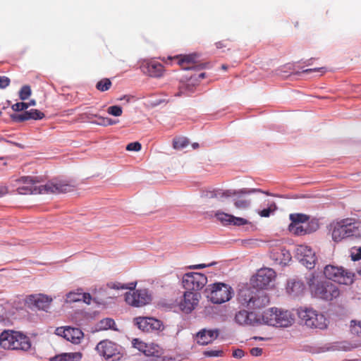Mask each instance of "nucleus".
<instances>
[{"instance_id":"obj_36","label":"nucleus","mask_w":361,"mask_h":361,"mask_svg":"<svg viewBox=\"0 0 361 361\" xmlns=\"http://www.w3.org/2000/svg\"><path fill=\"white\" fill-rule=\"evenodd\" d=\"M116 325L115 322L113 319L111 318H105L100 321L99 327L101 329H114V326Z\"/></svg>"},{"instance_id":"obj_63","label":"nucleus","mask_w":361,"mask_h":361,"mask_svg":"<svg viewBox=\"0 0 361 361\" xmlns=\"http://www.w3.org/2000/svg\"><path fill=\"white\" fill-rule=\"evenodd\" d=\"M35 104H36V102L35 100H31L30 102L27 103V104H28V107L30 106H34V105H35Z\"/></svg>"},{"instance_id":"obj_47","label":"nucleus","mask_w":361,"mask_h":361,"mask_svg":"<svg viewBox=\"0 0 361 361\" xmlns=\"http://www.w3.org/2000/svg\"><path fill=\"white\" fill-rule=\"evenodd\" d=\"M142 148V145L139 142H133L127 145L126 150L139 152Z\"/></svg>"},{"instance_id":"obj_37","label":"nucleus","mask_w":361,"mask_h":361,"mask_svg":"<svg viewBox=\"0 0 361 361\" xmlns=\"http://www.w3.org/2000/svg\"><path fill=\"white\" fill-rule=\"evenodd\" d=\"M234 205L237 209H240V210H244V209H247L250 207V202L248 200H244V199L235 200Z\"/></svg>"},{"instance_id":"obj_60","label":"nucleus","mask_w":361,"mask_h":361,"mask_svg":"<svg viewBox=\"0 0 361 361\" xmlns=\"http://www.w3.org/2000/svg\"><path fill=\"white\" fill-rule=\"evenodd\" d=\"M206 267H207V265H206L204 264H196V265L190 266V269H202V268H204Z\"/></svg>"},{"instance_id":"obj_13","label":"nucleus","mask_w":361,"mask_h":361,"mask_svg":"<svg viewBox=\"0 0 361 361\" xmlns=\"http://www.w3.org/2000/svg\"><path fill=\"white\" fill-rule=\"evenodd\" d=\"M178 59V63L183 70H202L205 68V64L198 61L197 54L180 55L176 57Z\"/></svg>"},{"instance_id":"obj_16","label":"nucleus","mask_w":361,"mask_h":361,"mask_svg":"<svg viewBox=\"0 0 361 361\" xmlns=\"http://www.w3.org/2000/svg\"><path fill=\"white\" fill-rule=\"evenodd\" d=\"M55 334L75 344L80 343L83 338V333L80 329L70 326L58 327Z\"/></svg>"},{"instance_id":"obj_5","label":"nucleus","mask_w":361,"mask_h":361,"mask_svg":"<svg viewBox=\"0 0 361 361\" xmlns=\"http://www.w3.org/2000/svg\"><path fill=\"white\" fill-rule=\"evenodd\" d=\"M294 322V314L286 310L271 307L262 314V324L277 328L289 327Z\"/></svg>"},{"instance_id":"obj_8","label":"nucleus","mask_w":361,"mask_h":361,"mask_svg":"<svg viewBox=\"0 0 361 361\" xmlns=\"http://www.w3.org/2000/svg\"><path fill=\"white\" fill-rule=\"evenodd\" d=\"M95 350L100 357L108 361H117L123 356L121 347L108 339L98 343Z\"/></svg>"},{"instance_id":"obj_10","label":"nucleus","mask_w":361,"mask_h":361,"mask_svg":"<svg viewBox=\"0 0 361 361\" xmlns=\"http://www.w3.org/2000/svg\"><path fill=\"white\" fill-rule=\"evenodd\" d=\"M207 283V276L201 273L190 272L183 276L182 284L187 291H197L201 290Z\"/></svg>"},{"instance_id":"obj_7","label":"nucleus","mask_w":361,"mask_h":361,"mask_svg":"<svg viewBox=\"0 0 361 361\" xmlns=\"http://www.w3.org/2000/svg\"><path fill=\"white\" fill-rule=\"evenodd\" d=\"M207 298L214 304H221L232 298V288L224 283H214L208 285L205 289Z\"/></svg>"},{"instance_id":"obj_1","label":"nucleus","mask_w":361,"mask_h":361,"mask_svg":"<svg viewBox=\"0 0 361 361\" xmlns=\"http://www.w3.org/2000/svg\"><path fill=\"white\" fill-rule=\"evenodd\" d=\"M17 181L23 184V186H19L17 188L18 192L20 195L32 193L60 194L73 190V186L63 181H50L45 185L39 186L35 185L36 183L31 177L23 176L17 180Z\"/></svg>"},{"instance_id":"obj_40","label":"nucleus","mask_w":361,"mask_h":361,"mask_svg":"<svg viewBox=\"0 0 361 361\" xmlns=\"http://www.w3.org/2000/svg\"><path fill=\"white\" fill-rule=\"evenodd\" d=\"M149 331H153V330H160L161 329H162L163 324L160 320L150 317V319H149Z\"/></svg>"},{"instance_id":"obj_57","label":"nucleus","mask_w":361,"mask_h":361,"mask_svg":"<svg viewBox=\"0 0 361 361\" xmlns=\"http://www.w3.org/2000/svg\"><path fill=\"white\" fill-rule=\"evenodd\" d=\"M226 47H227V44L226 43V40L219 41L216 43V47L217 49H221V48Z\"/></svg>"},{"instance_id":"obj_58","label":"nucleus","mask_w":361,"mask_h":361,"mask_svg":"<svg viewBox=\"0 0 361 361\" xmlns=\"http://www.w3.org/2000/svg\"><path fill=\"white\" fill-rule=\"evenodd\" d=\"M280 250L281 253L283 255V256L286 257V259H290V255L288 251L281 248H280Z\"/></svg>"},{"instance_id":"obj_22","label":"nucleus","mask_w":361,"mask_h":361,"mask_svg":"<svg viewBox=\"0 0 361 361\" xmlns=\"http://www.w3.org/2000/svg\"><path fill=\"white\" fill-rule=\"evenodd\" d=\"M30 302L37 309L47 311L52 302V298L44 294H39L32 295L30 298Z\"/></svg>"},{"instance_id":"obj_25","label":"nucleus","mask_w":361,"mask_h":361,"mask_svg":"<svg viewBox=\"0 0 361 361\" xmlns=\"http://www.w3.org/2000/svg\"><path fill=\"white\" fill-rule=\"evenodd\" d=\"M286 290L290 295L298 296L303 293L305 285L300 280L290 279L288 281Z\"/></svg>"},{"instance_id":"obj_23","label":"nucleus","mask_w":361,"mask_h":361,"mask_svg":"<svg viewBox=\"0 0 361 361\" xmlns=\"http://www.w3.org/2000/svg\"><path fill=\"white\" fill-rule=\"evenodd\" d=\"M269 304V298L267 294L262 290H255L252 302L251 303V309H260Z\"/></svg>"},{"instance_id":"obj_62","label":"nucleus","mask_w":361,"mask_h":361,"mask_svg":"<svg viewBox=\"0 0 361 361\" xmlns=\"http://www.w3.org/2000/svg\"><path fill=\"white\" fill-rule=\"evenodd\" d=\"M7 192V189L5 187H2L0 188V197L3 196Z\"/></svg>"},{"instance_id":"obj_42","label":"nucleus","mask_w":361,"mask_h":361,"mask_svg":"<svg viewBox=\"0 0 361 361\" xmlns=\"http://www.w3.org/2000/svg\"><path fill=\"white\" fill-rule=\"evenodd\" d=\"M276 209L275 203H271L268 208L264 209L258 212L262 217H269L271 213L274 212Z\"/></svg>"},{"instance_id":"obj_56","label":"nucleus","mask_w":361,"mask_h":361,"mask_svg":"<svg viewBox=\"0 0 361 361\" xmlns=\"http://www.w3.org/2000/svg\"><path fill=\"white\" fill-rule=\"evenodd\" d=\"M245 355V352L242 349H236L233 352V356L235 358H242Z\"/></svg>"},{"instance_id":"obj_64","label":"nucleus","mask_w":361,"mask_h":361,"mask_svg":"<svg viewBox=\"0 0 361 361\" xmlns=\"http://www.w3.org/2000/svg\"><path fill=\"white\" fill-rule=\"evenodd\" d=\"M204 77H205V73H200V74L199 75V78H200V79H203V78H204Z\"/></svg>"},{"instance_id":"obj_44","label":"nucleus","mask_w":361,"mask_h":361,"mask_svg":"<svg viewBox=\"0 0 361 361\" xmlns=\"http://www.w3.org/2000/svg\"><path fill=\"white\" fill-rule=\"evenodd\" d=\"M11 118L15 122H23L24 121L29 120V117H27L26 115V111H24L20 114H12Z\"/></svg>"},{"instance_id":"obj_32","label":"nucleus","mask_w":361,"mask_h":361,"mask_svg":"<svg viewBox=\"0 0 361 361\" xmlns=\"http://www.w3.org/2000/svg\"><path fill=\"white\" fill-rule=\"evenodd\" d=\"M189 145V140L184 137H176L173 140V147L174 149H183Z\"/></svg>"},{"instance_id":"obj_27","label":"nucleus","mask_w":361,"mask_h":361,"mask_svg":"<svg viewBox=\"0 0 361 361\" xmlns=\"http://www.w3.org/2000/svg\"><path fill=\"white\" fill-rule=\"evenodd\" d=\"M82 354L80 352L63 353L55 355L50 359V361H80Z\"/></svg>"},{"instance_id":"obj_50","label":"nucleus","mask_w":361,"mask_h":361,"mask_svg":"<svg viewBox=\"0 0 361 361\" xmlns=\"http://www.w3.org/2000/svg\"><path fill=\"white\" fill-rule=\"evenodd\" d=\"M10 79L4 75H0V89H4L10 85Z\"/></svg>"},{"instance_id":"obj_4","label":"nucleus","mask_w":361,"mask_h":361,"mask_svg":"<svg viewBox=\"0 0 361 361\" xmlns=\"http://www.w3.org/2000/svg\"><path fill=\"white\" fill-rule=\"evenodd\" d=\"M330 231L334 241L341 242L348 237H361V222L352 219L334 221L330 224Z\"/></svg>"},{"instance_id":"obj_24","label":"nucleus","mask_w":361,"mask_h":361,"mask_svg":"<svg viewBox=\"0 0 361 361\" xmlns=\"http://www.w3.org/2000/svg\"><path fill=\"white\" fill-rule=\"evenodd\" d=\"M16 339H15L14 346L12 350L27 351L31 348V341L28 336L17 331Z\"/></svg>"},{"instance_id":"obj_34","label":"nucleus","mask_w":361,"mask_h":361,"mask_svg":"<svg viewBox=\"0 0 361 361\" xmlns=\"http://www.w3.org/2000/svg\"><path fill=\"white\" fill-rule=\"evenodd\" d=\"M150 317L137 318V325L138 328L144 331H149Z\"/></svg>"},{"instance_id":"obj_31","label":"nucleus","mask_w":361,"mask_h":361,"mask_svg":"<svg viewBox=\"0 0 361 361\" xmlns=\"http://www.w3.org/2000/svg\"><path fill=\"white\" fill-rule=\"evenodd\" d=\"M112 85V82L109 78H103L98 81L96 84V88L100 92L109 90Z\"/></svg>"},{"instance_id":"obj_43","label":"nucleus","mask_w":361,"mask_h":361,"mask_svg":"<svg viewBox=\"0 0 361 361\" xmlns=\"http://www.w3.org/2000/svg\"><path fill=\"white\" fill-rule=\"evenodd\" d=\"M107 112L112 116H120L122 115L123 109L120 106H111L107 109Z\"/></svg>"},{"instance_id":"obj_6","label":"nucleus","mask_w":361,"mask_h":361,"mask_svg":"<svg viewBox=\"0 0 361 361\" xmlns=\"http://www.w3.org/2000/svg\"><path fill=\"white\" fill-rule=\"evenodd\" d=\"M298 314L303 324L309 328L325 329L328 326L326 317L313 308L300 307L298 310Z\"/></svg>"},{"instance_id":"obj_3","label":"nucleus","mask_w":361,"mask_h":361,"mask_svg":"<svg viewBox=\"0 0 361 361\" xmlns=\"http://www.w3.org/2000/svg\"><path fill=\"white\" fill-rule=\"evenodd\" d=\"M135 282H132L129 283V285H126L117 281H111L107 283L106 287L100 288L98 291L100 294H102L106 292V288L114 290L130 289V290H133V292H128L125 295V300L128 305L133 307H140L148 304L151 300V297L148 294L147 290H135Z\"/></svg>"},{"instance_id":"obj_54","label":"nucleus","mask_w":361,"mask_h":361,"mask_svg":"<svg viewBox=\"0 0 361 361\" xmlns=\"http://www.w3.org/2000/svg\"><path fill=\"white\" fill-rule=\"evenodd\" d=\"M94 117L97 118L98 121L96 122L97 124L100 126H106V123L108 118L107 117H103L98 115H94Z\"/></svg>"},{"instance_id":"obj_48","label":"nucleus","mask_w":361,"mask_h":361,"mask_svg":"<svg viewBox=\"0 0 361 361\" xmlns=\"http://www.w3.org/2000/svg\"><path fill=\"white\" fill-rule=\"evenodd\" d=\"M92 300H93L97 303H100L99 302L97 301V297L92 298V297L91 296V295L90 293L82 292V297L81 301H82L83 302H85L87 305H90L91 303Z\"/></svg>"},{"instance_id":"obj_41","label":"nucleus","mask_w":361,"mask_h":361,"mask_svg":"<svg viewBox=\"0 0 361 361\" xmlns=\"http://www.w3.org/2000/svg\"><path fill=\"white\" fill-rule=\"evenodd\" d=\"M350 257L354 262L361 259V247H353L350 249Z\"/></svg>"},{"instance_id":"obj_9","label":"nucleus","mask_w":361,"mask_h":361,"mask_svg":"<svg viewBox=\"0 0 361 361\" xmlns=\"http://www.w3.org/2000/svg\"><path fill=\"white\" fill-rule=\"evenodd\" d=\"M324 274L326 279L344 285L353 283L355 276L351 271L331 264L324 267Z\"/></svg>"},{"instance_id":"obj_17","label":"nucleus","mask_w":361,"mask_h":361,"mask_svg":"<svg viewBox=\"0 0 361 361\" xmlns=\"http://www.w3.org/2000/svg\"><path fill=\"white\" fill-rule=\"evenodd\" d=\"M235 321L240 325L255 326L262 324V314L258 316L252 312L243 310L236 312Z\"/></svg>"},{"instance_id":"obj_14","label":"nucleus","mask_w":361,"mask_h":361,"mask_svg":"<svg viewBox=\"0 0 361 361\" xmlns=\"http://www.w3.org/2000/svg\"><path fill=\"white\" fill-rule=\"evenodd\" d=\"M297 255L303 265L311 269L314 267L317 257L314 252L308 246L301 245L296 249Z\"/></svg>"},{"instance_id":"obj_15","label":"nucleus","mask_w":361,"mask_h":361,"mask_svg":"<svg viewBox=\"0 0 361 361\" xmlns=\"http://www.w3.org/2000/svg\"><path fill=\"white\" fill-rule=\"evenodd\" d=\"M140 70L145 74L152 78H161L164 75V66L157 61H145L140 65Z\"/></svg>"},{"instance_id":"obj_55","label":"nucleus","mask_w":361,"mask_h":361,"mask_svg":"<svg viewBox=\"0 0 361 361\" xmlns=\"http://www.w3.org/2000/svg\"><path fill=\"white\" fill-rule=\"evenodd\" d=\"M250 354L252 355V356H260L262 355V353H263V350L262 348H258V347H256V348H252L251 350H250Z\"/></svg>"},{"instance_id":"obj_19","label":"nucleus","mask_w":361,"mask_h":361,"mask_svg":"<svg viewBox=\"0 0 361 361\" xmlns=\"http://www.w3.org/2000/svg\"><path fill=\"white\" fill-rule=\"evenodd\" d=\"M219 335L218 329H206L200 330L196 334L197 343L202 345H208L216 340Z\"/></svg>"},{"instance_id":"obj_20","label":"nucleus","mask_w":361,"mask_h":361,"mask_svg":"<svg viewBox=\"0 0 361 361\" xmlns=\"http://www.w3.org/2000/svg\"><path fill=\"white\" fill-rule=\"evenodd\" d=\"M144 354L150 358V361H165L164 350L157 344L149 343L147 348L145 350Z\"/></svg>"},{"instance_id":"obj_11","label":"nucleus","mask_w":361,"mask_h":361,"mask_svg":"<svg viewBox=\"0 0 361 361\" xmlns=\"http://www.w3.org/2000/svg\"><path fill=\"white\" fill-rule=\"evenodd\" d=\"M276 279V272L271 268H262L259 269L252 279L253 286L259 289H264L269 287L270 284Z\"/></svg>"},{"instance_id":"obj_51","label":"nucleus","mask_w":361,"mask_h":361,"mask_svg":"<svg viewBox=\"0 0 361 361\" xmlns=\"http://www.w3.org/2000/svg\"><path fill=\"white\" fill-rule=\"evenodd\" d=\"M255 192H262V190L259 189H247V188H243L239 190H236L237 195L251 194V193H253Z\"/></svg>"},{"instance_id":"obj_46","label":"nucleus","mask_w":361,"mask_h":361,"mask_svg":"<svg viewBox=\"0 0 361 361\" xmlns=\"http://www.w3.org/2000/svg\"><path fill=\"white\" fill-rule=\"evenodd\" d=\"M248 221L241 217H236L232 215L231 224L237 226H243L247 224Z\"/></svg>"},{"instance_id":"obj_18","label":"nucleus","mask_w":361,"mask_h":361,"mask_svg":"<svg viewBox=\"0 0 361 361\" xmlns=\"http://www.w3.org/2000/svg\"><path fill=\"white\" fill-rule=\"evenodd\" d=\"M319 223L317 220H312L306 225L290 224L289 231L296 235H303L317 231L319 228Z\"/></svg>"},{"instance_id":"obj_59","label":"nucleus","mask_w":361,"mask_h":361,"mask_svg":"<svg viewBox=\"0 0 361 361\" xmlns=\"http://www.w3.org/2000/svg\"><path fill=\"white\" fill-rule=\"evenodd\" d=\"M221 192L219 190L212 191L209 192V197H217L220 196Z\"/></svg>"},{"instance_id":"obj_30","label":"nucleus","mask_w":361,"mask_h":361,"mask_svg":"<svg viewBox=\"0 0 361 361\" xmlns=\"http://www.w3.org/2000/svg\"><path fill=\"white\" fill-rule=\"evenodd\" d=\"M350 331L353 335L361 338V321L356 319L351 320Z\"/></svg>"},{"instance_id":"obj_61","label":"nucleus","mask_w":361,"mask_h":361,"mask_svg":"<svg viewBox=\"0 0 361 361\" xmlns=\"http://www.w3.org/2000/svg\"><path fill=\"white\" fill-rule=\"evenodd\" d=\"M118 121H115V120H113L110 118H108V120H107V123H106V126H113V125H115L116 123H118Z\"/></svg>"},{"instance_id":"obj_52","label":"nucleus","mask_w":361,"mask_h":361,"mask_svg":"<svg viewBox=\"0 0 361 361\" xmlns=\"http://www.w3.org/2000/svg\"><path fill=\"white\" fill-rule=\"evenodd\" d=\"M235 195H237V192L234 190H227L220 193L221 197H230Z\"/></svg>"},{"instance_id":"obj_38","label":"nucleus","mask_w":361,"mask_h":361,"mask_svg":"<svg viewBox=\"0 0 361 361\" xmlns=\"http://www.w3.org/2000/svg\"><path fill=\"white\" fill-rule=\"evenodd\" d=\"M32 91L29 85H24L19 91V97L21 100H26L31 95Z\"/></svg>"},{"instance_id":"obj_39","label":"nucleus","mask_w":361,"mask_h":361,"mask_svg":"<svg viewBox=\"0 0 361 361\" xmlns=\"http://www.w3.org/2000/svg\"><path fill=\"white\" fill-rule=\"evenodd\" d=\"M132 344L135 348H137L139 351L143 353L146 348H147V345H149V343H146L139 338H134L132 341Z\"/></svg>"},{"instance_id":"obj_28","label":"nucleus","mask_w":361,"mask_h":361,"mask_svg":"<svg viewBox=\"0 0 361 361\" xmlns=\"http://www.w3.org/2000/svg\"><path fill=\"white\" fill-rule=\"evenodd\" d=\"M82 289L78 288L76 290L71 291L66 295V301L67 302H75L82 300Z\"/></svg>"},{"instance_id":"obj_45","label":"nucleus","mask_w":361,"mask_h":361,"mask_svg":"<svg viewBox=\"0 0 361 361\" xmlns=\"http://www.w3.org/2000/svg\"><path fill=\"white\" fill-rule=\"evenodd\" d=\"M203 355L206 357H221L224 355V352L221 350H205Z\"/></svg>"},{"instance_id":"obj_53","label":"nucleus","mask_w":361,"mask_h":361,"mask_svg":"<svg viewBox=\"0 0 361 361\" xmlns=\"http://www.w3.org/2000/svg\"><path fill=\"white\" fill-rule=\"evenodd\" d=\"M326 69L325 67L321 68H308L302 71L303 73H310L312 72H322V73H324Z\"/></svg>"},{"instance_id":"obj_49","label":"nucleus","mask_w":361,"mask_h":361,"mask_svg":"<svg viewBox=\"0 0 361 361\" xmlns=\"http://www.w3.org/2000/svg\"><path fill=\"white\" fill-rule=\"evenodd\" d=\"M12 109L15 111H21L28 108V104L25 102H18L12 105Z\"/></svg>"},{"instance_id":"obj_33","label":"nucleus","mask_w":361,"mask_h":361,"mask_svg":"<svg viewBox=\"0 0 361 361\" xmlns=\"http://www.w3.org/2000/svg\"><path fill=\"white\" fill-rule=\"evenodd\" d=\"M216 219L224 225H230L232 219V215L227 213L217 212L215 214Z\"/></svg>"},{"instance_id":"obj_2","label":"nucleus","mask_w":361,"mask_h":361,"mask_svg":"<svg viewBox=\"0 0 361 361\" xmlns=\"http://www.w3.org/2000/svg\"><path fill=\"white\" fill-rule=\"evenodd\" d=\"M306 281L310 291L314 298L331 301L340 295V290L336 285L314 273L310 274L306 277Z\"/></svg>"},{"instance_id":"obj_35","label":"nucleus","mask_w":361,"mask_h":361,"mask_svg":"<svg viewBox=\"0 0 361 361\" xmlns=\"http://www.w3.org/2000/svg\"><path fill=\"white\" fill-rule=\"evenodd\" d=\"M26 115L29 119L41 120L44 117V114L37 109L26 111Z\"/></svg>"},{"instance_id":"obj_12","label":"nucleus","mask_w":361,"mask_h":361,"mask_svg":"<svg viewBox=\"0 0 361 361\" xmlns=\"http://www.w3.org/2000/svg\"><path fill=\"white\" fill-rule=\"evenodd\" d=\"M200 298L199 293L185 291L178 303L179 309L185 314L191 313L197 306Z\"/></svg>"},{"instance_id":"obj_21","label":"nucleus","mask_w":361,"mask_h":361,"mask_svg":"<svg viewBox=\"0 0 361 361\" xmlns=\"http://www.w3.org/2000/svg\"><path fill=\"white\" fill-rule=\"evenodd\" d=\"M17 331L13 330H4L0 334V346L4 349L12 350L16 339Z\"/></svg>"},{"instance_id":"obj_29","label":"nucleus","mask_w":361,"mask_h":361,"mask_svg":"<svg viewBox=\"0 0 361 361\" xmlns=\"http://www.w3.org/2000/svg\"><path fill=\"white\" fill-rule=\"evenodd\" d=\"M290 219L291 220L290 224H302L309 220V216L303 214H291Z\"/></svg>"},{"instance_id":"obj_26","label":"nucleus","mask_w":361,"mask_h":361,"mask_svg":"<svg viewBox=\"0 0 361 361\" xmlns=\"http://www.w3.org/2000/svg\"><path fill=\"white\" fill-rule=\"evenodd\" d=\"M255 290L251 288L241 289L238 293V301L240 304L250 307Z\"/></svg>"}]
</instances>
